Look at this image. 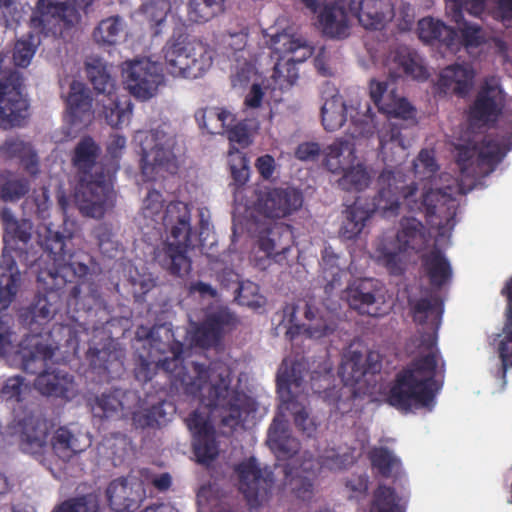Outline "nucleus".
Wrapping results in <instances>:
<instances>
[{
  "label": "nucleus",
  "mask_w": 512,
  "mask_h": 512,
  "mask_svg": "<svg viewBox=\"0 0 512 512\" xmlns=\"http://www.w3.org/2000/svg\"><path fill=\"white\" fill-rule=\"evenodd\" d=\"M238 476V489L251 508H257L268 499L275 479L273 471L262 467L255 457H249L234 468Z\"/></svg>",
  "instance_id": "nucleus-13"
},
{
  "label": "nucleus",
  "mask_w": 512,
  "mask_h": 512,
  "mask_svg": "<svg viewBox=\"0 0 512 512\" xmlns=\"http://www.w3.org/2000/svg\"><path fill=\"white\" fill-rule=\"evenodd\" d=\"M155 328H139L138 338H145L149 344L148 358L140 355L134 368L137 381H151L160 369L165 372L171 385L182 389L187 395L199 397L207 407L223 411L224 426L238 425L243 411L249 408L250 397L238 385L232 387L233 373L231 368L222 361L210 363L208 367L192 362L190 368L184 365V346L173 340L162 343L154 337Z\"/></svg>",
  "instance_id": "nucleus-1"
},
{
  "label": "nucleus",
  "mask_w": 512,
  "mask_h": 512,
  "mask_svg": "<svg viewBox=\"0 0 512 512\" xmlns=\"http://www.w3.org/2000/svg\"><path fill=\"white\" fill-rule=\"evenodd\" d=\"M322 125L327 131L340 129L347 120V105L343 97L336 93L321 107Z\"/></svg>",
  "instance_id": "nucleus-43"
},
{
  "label": "nucleus",
  "mask_w": 512,
  "mask_h": 512,
  "mask_svg": "<svg viewBox=\"0 0 512 512\" xmlns=\"http://www.w3.org/2000/svg\"><path fill=\"white\" fill-rule=\"evenodd\" d=\"M322 277L325 280V291L331 292L340 286L344 270L339 265V256L331 246H325L320 261Z\"/></svg>",
  "instance_id": "nucleus-46"
},
{
  "label": "nucleus",
  "mask_w": 512,
  "mask_h": 512,
  "mask_svg": "<svg viewBox=\"0 0 512 512\" xmlns=\"http://www.w3.org/2000/svg\"><path fill=\"white\" fill-rule=\"evenodd\" d=\"M239 324L237 314L226 305L209 306L203 320L194 329L192 339L196 346L210 348L221 343L226 334Z\"/></svg>",
  "instance_id": "nucleus-15"
},
{
  "label": "nucleus",
  "mask_w": 512,
  "mask_h": 512,
  "mask_svg": "<svg viewBox=\"0 0 512 512\" xmlns=\"http://www.w3.org/2000/svg\"><path fill=\"white\" fill-rule=\"evenodd\" d=\"M416 177L420 180L431 181L439 170L434 151L422 149L413 162Z\"/></svg>",
  "instance_id": "nucleus-62"
},
{
  "label": "nucleus",
  "mask_w": 512,
  "mask_h": 512,
  "mask_svg": "<svg viewBox=\"0 0 512 512\" xmlns=\"http://www.w3.org/2000/svg\"><path fill=\"white\" fill-rule=\"evenodd\" d=\"M107 103L103 101V115L106 123L111 127H119L125 122H128L132 114V104L129 101H125V106H122V102L119 100L116 92L113 96H105Z\"/></svg>",
  "instance_id": "nucleus-51"
},
{
  "label": "nucleus",
  "mask_w": 512,
  "mask_h": 512,
  "mask_svg": "<svg viewBox=\"0 0 512 512\" xmlns=\"http://www.w3.org/2000/svg\"><path fill=\"white\" fill-rule=\"evenodd\" d=\"M48 427L40 418H25L20 433V449L27 454L42 455L47 447Z\"/></svg>",
  "instance_id": "nucleus-30"
},
{
  "label": "nucleus",
  "mask_w": 512,
  "mask_h": 512,
  "mask_svg": "<svg viewBox=\"0 0 512 512\" xmlns=\"http://www.w3.org/2000/svg\"><path fill=\"white\" fill-rule=\"evenodd\" d=\"M0 157L5 160H18L24 170L32 176L39 172L36 152L29 142L19 137H10L0 146Z\"/></svg>",
  "instance_id": "nucleus-32"
},
{
  "label": "nucleus",
  "mask_w": 512,
  "mask_h": 512,
  "mask_svg": "<svg viewBox=\"0 0 512 512\" xmlns=\"http://www.w3.org/2000/svg\"><path fill=\"white\" fill-rule=\"evenodd\" d=\"M380 292L379 282L372 278H360L350 283L344 291L349 306L360 314L379 316L377 296Z\"/></svg>",
  "instance_id": "nucleus-24"
},
{
  "label": "nucleus",
  "mask_w": 512,
  "mask_h": 512,
  "mask_svg": "<svg viewBox=\"0 0 512 512\" xmlns=\"http://www.w3.org/2000/svg\"><path fill=\"white\" fill-rule=\"evenodd\" d=\"M195 119L202 130L212 135L225 134L231 123L236 122L234 114L220 107L199 109L195 113Z\"/></svg>",
  "instance_id": "nucleus-38"
},
{
  "label": "nucleus",
  "mask_w": 512,
  "mask_h": 512,
  "mask_svg": "<svg viewBox=\"0 0 512 512\" xmlns=\"http://www.w3.org/2000/svg\"><path fill=\"white\" fill-rule=\"evenodd\" d=\"M508 298V314L507 322L504 328L506 333L505 338L499 344V357L501 359V366L498 369L497 376L505 381L506 372L512 368V279L506 285Z\"/></svg>",
  "instance_id": "nucleus-45"
},
{
  "label": "nucleus",
  "mask_w": 512,
  "mask_h": 512,
  "mask_svg": "<svg viewBox=\"0 0 512 512\" xmlns=\"http://www.w3.org/2000/svg\"><path fill=\"white\" fill-rule=\"evenodd\" d=\"M0 219L3 225V242L6 248L12 249L20 261L23 262L26 266L37 265L40 271L43 263H46V266L52 263L51 260L47 258V255L43 249V254L39 259L35 257L29 258V254L27 252V246L32 238L33 231V223L29 219H17L12 211L4 207L0 212ZM47 226L46 224L41 225L38 228V234L42 231V229ZM53 231V225L49 224ZM38 242H40V235H38ZM41 244V243H39ZM43 247L42 245H40Z\"/></svg>",
  "instance_id": "nucleus-11"
},
{
  "label": "nucleus",
  "mask_w": 512,
  "mask_h": 512,
  "mask_svg": "<svg viewBox=\"0 0 512 512\" xmlns=\"http://www.w3.org/2000/svg\"><path fill=\"white\" fill-rule=\"evenodd\" d=\"M87 358L91 366L99 372L113 374L119 372L123 368L121 355L118 351L109 347L102 349L89 348Z\"/></svg>",
  "instance_id": "nucleus-47"
},
{
  "label": "nucleus",
  "mask_w": 512,
  "mask_h": 512,
  "mask_svg": "<svg viewBox=\"0 0 512 512\" xmlns=\"http://www.w3.org/2000/svg\"><path fill=\"white\" fill-rule=\"evenodd\" d=\"M417 33L419 39L429 45L453 50L459 44L458 31L443 21L433 17H425L418 21Z\"/></svg>",
  "instance_id": "nucleus-25"
},
{
  "label": "nucleus",
  "mask_w": 512,
  "mask_h": 512,
  "mask_svg": "<svg viewBox=\"0 0 512 512\" xmlns=\"http://www.w3.org/2000/svg\"><path fill=\"white\" fill-rule=\"evenodd\" d=\"M31 348H21L22 366L26 373L37 375L34 386L45 396L72 400L78 392L74 376L59 368H48L54 356V348L40 340L39 336L29 339Z\"/></svg>",
  "instance_id": "nucleus-7"
},
{
  "label": "nucleus",
  "mask_w": 512,
  "mask_h": 512,
  "mask_svg": "<svg viewBox=\"0 0 512 512\" xmlns=\"http://www.w3.org/2000/svg\"><path fill=\"white\" fill-rule=\"evenodd\" d=\"M402 249L418 252L427 244L426 229L421 221L414 217H404L395 239Z\"/></svg>",
  "instance_id": "nucleus-37"
},
{
  "label": "nucleus",
  "mask_w": 512,
  "mask_h": 512,
  "mask_svg": "<svg viewBox=\"0 0 512 512\" xmlns=\"http://www.w3.org/2000/svg\"><path fill=\"white\" fill-rule=\"evenodd\" d=\"M175 412V406L165 400L150 407H141L132 413V422L136 428L159 429L170 420L169 416Z\"/></svg>",
  "instance_id": "nucleus-35"
},
{
  "label": "nucleus",
  "mask_w": 512,
  "mask_h": 512,
  "mask_svg": "<svg viewBox=\"0 0 512 512\" xmlns=\"http://www.w3.org/2000/svg\"><path fill=\"white\" fill-rule=\"evenodd\" d=\"M305 317L309 320L308 324H304L302 326L296 325L298 333L301 329L307 335L308 338L311 339H322L330 336L336 330V323L333 320H328L325 318H314V314L311 310V307L306 304Z\"/></svg>",
  "instance_id": "nucleus-55"
},
{
  "label": "nucleus",
  "mask_w": 512,
  "mask_h": 512,
  "mask_svg": "<svg viewBox=\"0 0 512 512\" xmlns=\"http://www.w3.org/2000/svg\"><path fill=\"white\" fill-rule=\"evenodd\" d=\"M188 429L193 435V452L198 463L209 466L219 456V443L213 424L197 410L186 418Z\"/></svg>",
  "instance_id": "nucleus-20"
},
{
  "label": "nucleus",
  "mask_w": 512,
  "mask_h": 512,
  "mask_svg": "<svg viewBox=\"0 0 512 512\" xmlns=\"http://www.w3.org/2000/svg\"><path fill=\"white\" fill-rule=\"evenodd\" d=\"M505 94L497 84L485 82L469 107L468 118L473 124H495L505 107Z\"/></svg>",
  "instance_id": "nucleus-21"
},
{
  "label": "nucleus",
  "mask_w": 512,
  "mask_h": 512,
  "mask_svg": "<svg viewBox=\"0 0 512 512\" xmlns=\"http://www.w3.org/2000/svg\"><path fill=\"white\" fill-rule=\"evenodd\" d=\"M174 137L160 129L150 130L140 139L141 173L145 181H155L160 172H177Z\"/></svg>",
  "instance_id": "nucleus-9"
},
{
  "label": "nucleus",
  "mask_w": 512,
  "mask_h": 512,
  "mask_svg": "<svg viewBox=\"0 0 512 512\" xmlns=\"http://www.w3.org/2000/svg\"><path fill=\"white\" fill-rule=\"evenodd\" d=\"M92 96L89 88L82 82L73 80L66 97V112L71 125L89 123L93 118Z\"/></svg>",
  "instance_id": "nucleus-26"
},
{
  "label": "nucleus",
  "mask_w": 512,
  "mask_h": 512,
  "mask_svg": "<svg viewBox=\"0 0 512 512\" xmlns=\"http://www.w3.org/2000/svg\"><path fill=\"white\" fill-rule=\"evenodd\" d=\"M100 145L86 135L75 145L72 165L77 172L75 204L84 217L100 219L114 206L115 166L105 164Z\"/></svg>",
  "instance_id": "nucleus-4"
},
{
  "label": "nucleus",
  "mask_w": 512,
  "mask_h": 512,
  "mask_svg": "<svg viewBox=\"0 0 512 512\" xmlns=\"http://www.w3.org/2000/svg\"><path fill=\"white\" fill-rule=\"evenodd\" d=\"M137 489L126 478L113 480L106 489V496L111 509L115 512H134L139 507L142 494L140 484Z\"/></svg>",
  "instance_id": "nucleus-28"
},
{
  "label": "nucleus",
  "mask_w": 512,
  "mask_h": 512,
  "mask_svg": "<svg viewBox=\"0 0 512 512\" xmlns=\"http://www.w3.org/2000/svg\"><path fill=\"white\" fill-rule=\"evenodd\" d=\"M323 33L330 38L343 39L349 35L348 15L344 7L326 5L318 16Z\"/></svg>",
  "instance_id": "nucleus-36"
},
{
  "label": "nucleus",
  "mask_w": 512,
  "mask_h": 512,
  "mask_svg": "<svg viewBox=\"0 0 512 512\" xmlns=\"http://www.w3.org/2000/svg\"><path fill=\"white\" fill-rule=\"evenodd\" d=\"M121 391L116 389L97 396L91 405L92 413L100 419L113 418L123 409Z\"/></svg>",
  "instance_id": "nucleus-52"
},
{
  "label": "nucleus",
  "mask_w": 512,
  "mask_h": 512,
  "mask_svg": "<svg viewBox=\"0 0 512 512\" xmlns=\"http://www.w3.org/2000/svg\"><path fill=\"white\" fill-rule=\"evenodd\" d=\"M264 37L272 53L280 60H284L289 56H296L298 53L301 54L309 50L306 44L301 42L298 38H295L294 35L288 33L286 30L275 33L265 31Z\"/></svg>",
  "instance_id": "nucleus-40"
},
{
  "label": "nucleus",
  "mask_w": 512,
  "mask_h": 512,
  "mask_svg": "<svg viewBox=\"0 0 512 512\" xmlns=\"http://www.w3.org/2000/svg\"><path fill=\"white\" fill-rule=\"evenodd\" d=\"M40 44L38 35L29 32L18 39L13 48L12 59L16 67L26 68L30 65Z\"/></svg>",
  "instance_id": "nucleus-56"
},
{
  "label": "nucleus",
  "mask_w": 512,
  "mask_h": 512,
  "mask_svg": "<svg viewBox=\"0 0 512 512\" xmlns=\"http://www.w3.org/2000/svg\"><path fill=\"white\" fill-rule=\"evenodd\" d=\"M511 149L512 134H489L478 145L457 147L456 162L461 172L465 173L477 153L478 164L486 167L487 172H492Z\"/></svg>",
  "instance_id": "nucleus-14"
},
{
  "label": "nucleus",
  "mask_w": 512,
  "mask_h": 512,
  "mask_svg": "<svg viewBox=\"0 0 512 512\" xmlns=\"http://www.w3.org/2000/svg\"><path fill=\"white\" fill-rule=\"evenodd\" d=\"M378 213L383 218L396 217L399 214V202L392 189H381L372 198L371 203L362 206L359 201L345 210L340 228V236L346 240L355 239L363 230L366 221Z\"/></svg>",
  "instance_id": "nucleus-10"
},
{
  "label": "nucleus",
  "mask_w": 512,
  "mask_h": 512,
  "mask_svg": "<svg viewBox=\"0 0 512 512\" xmlns=\"http://www.w3.org/2000/svg\"><path fill=\"white\" fill-rule=\"evenodd\" d=\"M141 10L150 24L154 34L158 35L161 32V25L165 22L167 14L170 10V3L168 0H149L144 3Z\"/></svg>",
  "instance_id": "nucleus-61"
},
{
  "label": "nucleus",
  "mask_w": 512,
  "mask_h": 512,
  "mask_svg": "<svg viewBox=\"0 0 512 512\" xmlns=\"http://www.w3.org/2000/svg\"><path fill=\"white\" fill-rule=\"evenodd\" d=\"M85 71L88 80L98 94L113 96L116 92V81L108 70L105 61L99 57L90 58L85 63Z\"/></svg>",
  "instance_id": "nucleus-39"
},
{
  "label": "nucleus",
  "mask_w": 512,
  "mask_h": 512,
  "mask_svg": "<svg viewBox=\"0 0 512 512\" xmlns=\"http://www.w3.org/2000/svg\"><path fill=\"white\" fill-rule=\"evenodd\" d=\"M295 368L277 375L276 385L285 408L293 415L295 427L302 435L312 438L316 435L319 423L312 417L305 406L298 403L292 393V387L299 388L301 379L295 377Z\"/></svg>",
  "instance_id": "nucleus-19"
},
{
  "label": "nucleus",
  "mask_w": 512,
  "mask_h": 512,
  "mask_svg": "<svg viewBox=\"0 0 512 512\" xmlns=\"http://www.w3.org/2000/svg\"><path fill=\"white\" fill-rule=\"evenodd\" d=\"M422 267L429 284L433 289L440 290L452 279V267L444 253L434 248L421 257Z\"/></svg>",
  "instance_id": "nucleus-33"
},
{
  "label": "nucleus",
  "mask_w": 512,
  "mask_h": 512,
  "mask_svg": "<svg viewBox=\"0 0 512 512\" xmlns=\"http://www.w3.org/2000/svg\"><path fill=\"white\" fill-rule=\"evenodd\" d=\"M39 235L47 258L52 261L38 272V279L44 282L45 289H65L69 303L74 301L75 305H79L82 301L88 309L101 306L103 299L100 288L87 278L89 267L76 260V255L68 247L71 235L53 231L50 226H45Z\"/></svg>",
  "instance_id": "nucleus-3"
},
{
  "label": "nucleus",
  "mask_w": 512,
  "mask_h": 512,
  "mask_svg": "<svg viewBox=\"0 0 512 512\" xmlns=\"http://www.w3.org/2000/svg\"><path fill=\"white\" fill-rule=\"evenodd\" d=\"M162 223L168 239L158 255V261L169 274L184 277L192 269V261L187 255L192 236L189 205L181 201L170 202L166 206Z\"/></svg>",
  "instance_id": "nucleus-6"
},
{
  "label": "nucleus",
  "mask_w": 512,
  "mask_h": 512,
  "mask_svg": "<svg viewBox=\"0 0 512 512\" xmlns=\"http://www.w3.org/2000/svg\"><path fill=\"white\" fill-rule=\"evenodd\" d=\"M339 374L345 383H358L368 374L364 365V355L359 351H349L343 357Z\"/></svg>",
  "instance_id": "nucleus-53"
},
{
  "label": "nucleus",
  "mask_w": 512,
  "mask_h": 512,
  "mask_svg": "<svg viewBox=\"0 0 512 512\" xmlns=\"http://www.w3.org/2000/svg\"><path fill=\"white\" fill-rule=\"evenodd\" d=\"M474 79V72L468 66L462 64L450 65L442 70L437 82L438 89L447 94L464 97L470 91Z\"/></svg>",
  "instance_id": "nucleus-29"
},
{
  "label": "nucleus",
  "mask_w": 512,
  "mask_h": 512,
  "mask_svg": "<svg viewBox=\"0 0 512 512\" xmlns=\"http://www.w3.org/2000/svg\"><path fill=\"white\" fill-rule=\"evenodd\" d=\"M454 189H430L423 194L422 207L427 221L437 227L439 236L450 234L455 226L457 211Z\"/></svg>",
  "instance_id": "nucleus-18"
},
{
  "label": "nucleus",
  "mask_w": 512,
  "mask_h": 512,
  "mask_svg": "<svg viewBox=\"0 0 512 512\" xmlns=\"http://www.w3.org/2000/svg\"><path fill=\"white\" fill-rule=\"evenodd\" d=\"M348 9L367 30H379L394 17L391 0H350Z\"/></svg>",
  "instance_id": "nucleus-23"
},
{
  "label": "nucleus",
  "mask_w": 512,
  "mask_h": 512,
  "mask_svg": "<svg viewBox=\"0 0 512 512\" xmlns=\"http://www.w3.org/2000/svg\"><path fill=\"white\" fill-rule=\"evenodd\" d=\"M127 24L119 15L102 19L94 28L92 37L100 46H114L120 42L125 33Z\"/></svg>",
  "instance_id": "nucleus-41"
},
{
  "label": "nucleus",
  "mask_w": 512,
  "mask_h": 512,
  "mask_svg": "<svg viewBox=\"0 0 512 512\" xmlns=\"http://www.w3.org/2000/svg\"><path fill=\"white\" fill-rule=\"evenodd\" d=\"M50 445L53 453L64 462L85 450V445H81L76 435L65 426L55 430Z\"/></svg>",
  "instance_id": "nucleus-42"
},
{
  "label": "nucleus",
  "mask_w": 512,
  "mask_h": 512,
  "mask_svg": "<svg viewBox=\"0 0 512 512\" xmlns=\"http://www.w3.org/2000/svg\"><path fill=\"white\" fill-rule=\"evenodd\" d=\"M79 10H83L75 0H39L37 13L31 17V25L45 32L50 20L62 22L65 28H69L80 20Z\"/></svg>",
  "instance_id": "nucleus-22"
},
{
  "label": "nucleus",
  "mask_w": 512,
  "mask_h": 512,
  "mask_svg": "<svg viewBox=\"0 0 512 512\" xmlns=\"http://www.w3.org/2000/svg\"><path fill=\"white\" fill-rule=\"evenodd\" d=\"M293 239L292 226L285 223H275L259 236L260 250L268 257H276L290 250Z\"/></svg>",
  "instance_id": "nucleus-34"
},
{
  "label": "nucleus",
  "mask_w": 512,
  "mask_h": 512,
  "mask_svg": "<svg viewBox=\"0 0 512 512\" xmlns=\"http://www.w3.org/2000/svg\"><path fill=\"white\" fill-rule=\"evenodd\" d=\"M224 10V0H190L188 5L189 20L204 23Z\"/></svg>",
  "instance_id": "nucleus-57"
},
{
  "label": "nucleus",
  "mask_w": 512,
  "mask_h": 512,
  "mask_svg": "<svg viewBox=\"0 0 512 512\" xmlns=\"http://www.w3.org/2000/svg\"><path fill=\"white\" fill-rule=\"evenodd\" d=\"M267 444L278 459H291L300 450V442L292 436L287 421L275 417L269 426Z\"/></svg>",
  "instance_id": "nucleus-27"
},
{
  "label": "nucleus",
  "mask_w": 512,
  "mask_h": 512,
  "mask_svg": "<svg viewBox=\"0 0 512 512\" xmlns=\"http://www.w3.org/2000/svg\"><path fill=\"white\" fill-rule=\"evenodd\" d=\"M341 172L343 175L338 180V184L345 191H363L371 183V175L363 164L344 167Z\"/></svg>",
  "instance_id": "nucleus-54"
},
{
  "label": "nucleus",
  "mask_w": 512,
  "mask_h": 512,
  "mask_svg": "<svg viewBox=\"0 0 512 512\" xmlns=\"http://www.w3.org/2000/svg\"><path fill=\"white\" fill-rule=\"evenodd\" d=\"M122 76L130 94L140 100L153 97L162 82L158 65L147 58L124 62Z\"/></svg>",
  "instance_id": "nucleus-17"
},
{
  "label": "nucleus",
  "mask_w": 512,
  "mask_h": 512,
  "mask_svg": "<svg viewBox=\"0 0 512 512\" xmlns=\"http://www.w3.org/2000/svg\"><path fill=\"white\" fill-rule=\"evenodd\" d=\"M408 305L413 322L428 332L421 336L420 345L426 353L419 354L396 373L387 394V402L403 412L413 408L431 409L445 374V362L437 347L443 301L426 290L419 298L409 297Z\"/></svg>",
  "instance_id": "nucleus-2"
},
{
  "label": "nucleus",
  "mask_w": 512,
  "mask_h": 512,
  "mask_svg": "<svg viewBox=\"0 0 512 512\" xmlns=\"http://www.w3.org/2000/svg\"><path fill=\"white\" fill-rule=\"evenodd\" d=\"M371 512H404L394 488L380 484L373 493Z\"/></svg>",
  "instance_id": "nucleus-59"
},
{
  "label": "nucleus",
  "mask_w": 512,
  "mask_h": 512,
  "mask_svg": "<svg viewBox=\"0 0 512 512\" xmlns=\"http://www.w3.org/2000/svg\"><path fill=\"white\" fill-rule=\"evenodd\" d=\"M52 512H100L97 499L92 495L70 498L57 505Z\"/></svg>",
  "instance_id": "nucleus-64"
},
{
  "label": "nucleus",
  "mask_w": 512,
  "mask_h": 512,
  "mask_svg": "<svg viewBox=\"0 0 512 512\" xmlns=\"http://www.w3.org/2000/svg\"><path fill=\"white\" fill-rule=\"evenodd\" d=\"M310 54L311 51L306 50V52L299 55L286 57L284 60L277 59L272 74L275 83L278 84L281 89L292 86L298 79L296 63L303 62Z\"/></svg>",
  "instance_id": "nucleus-44"
},
{
  "label": "nucleus",
  "mask_w": 512,
  "mask_h": 512,
  "mask_svg": "<svg viewBox=\"0 0 512 512\" xmlns=\"http://www.w3.org/2000/svg\"><path fill=\"white\" fill-rule=\"evenodd\" d=\"M30 190L29 180L17 177L10 171H0V198L14 202L23 198Z\"/></svg>",
  "instance_id": "nucleus-48"
},
{
  "label": "nucleus",
  "mask_w": 512,
  "mask_h": 512,
  "mask_svg": "<svg viewBox=\"0 0 512 512\" xmlns=\"http://www.w3.org/2000/svg\"><path fill=\"white\" fill-rule=\"evenodd\" d=\"M234 300L242 306L260 308L264 304V298L259 293V286L251 281H243L237 286Z\"/></svg>",
  "instance_id": "nucleus-63"
},
{
  "label": "nucleus",
  "mask_w": 512,
  "mask_h": 512,
  "mask_svg": "<svg viewBox=\"0 0 512 512\" xmlns=\"http://www.w3.org/2000/svg\"><path fill=\"white\" fill-rule=\"evenodd\" d=\"M37 282L39 283L41 289L45 291V295L43 298H39L35 305L31 308V322H30V331L32 332L31 335H28L22 344L21 348H31V345L29 344V339L32 336H39L40 340L43 342L42 338V332L44 328L41 329V331H37V328L34 327V325H44L47 324V322L53 317L54 313L56 312V309L53 307V304L50 303V299L59 298L62 295L66 294L65 289L64 290H48L45 289L44 282L39 281L37 278Z\"/></svg>",
  "instance_id": "nucleus-31"
},
{
  "label": "nucleus",
  "mask_w": 512,
  "mask_h": 512,
  "mask_svg": "<svg viewBox=\"0 0 512 512\" xmlns=\"http://www.w3.org/2000/svg\"><path fill=\"white\" fill-rule=\"evenodd\" d=\"M369 459L381 476L388 478L401 466L400 460L387 447H377L370 451Z\"/></svg>",
  "instance_id": "nucleus-60"
},
{
  "label": "nucleus",
  "mask_w": 512,
  "mask_h": 512,
  "mask_svg": "<svg viewBox=\"0 0 512 512\" xmlns=\"http://www.w3.org/2000/svg\"><path fill=\"white\" fill-rule=\"evenodd\" d=\"M163 52L165 69L173 77L199 78L213 63L212 49L202 41L189 40L185 34H174Z\"/></svg>",
  "instance_id": "nucleus-8"
},
{
  "label": "nucleus",
  "mask_w": 512,
  "mask_h": 512,
  "mask_svg": "<svg viewBox=\"0 0 512 512\" xmlns=\"http://www.w3.org/2000/svg\"><path fill=\"white\" fill-rule=\"evenodd\" d=\"M23 89L21 72L12 69L0 77V122L4 128L21 126L28 117L29 102Z\"/></svg>",
  "instance_id": "nucleus-12"
},
{
  "label": "nucleus",
  "mask_w": 512,
  "mask_h": 512,
  "mask_svg": "<svg viewBox=\"0 0 512 512\" xmlns=\"http://www.w3.org/2000/svg\"><path fill=\"white\" fill-rule=\"evenodd\" d=\"M389 79L385 81H370V97L378 110L393 117L408 119L412 117L414 108L404 98L396 94L395 80L407 77L414 80H426L429 73L423 64V59L407 46H399L387 60Z\"/></svg>",
  "instance_id": "nucleus-5"
},
{
  "label": "nucleus",
  "mask_w": 512,
  "mask_h": 512,
  "mask_svg": "<svg viewBox=\"0 0 512 512\" xmlns=\"http://www.w3.org/2000/svg\"><path fill=\"white\" fill-rule=\"evenodd\" d=\"M406 251V249H402L400 245L396 244L393 240L382 243L377 248L379 261L393 275H401L403 273L402 253Z\"/></svg>",
  "instance_id": "nucleus-58"
},
{
  "label": "nucleus",
  "mask_w": 512,
  "mask_h": 512,
  "mask_svg": "<svg viewBox=\"0 0 512 512\" xmlns=\"http://www.w3.org/2000/svg\"><path fill=\"white\" fill-rule=\"evenodd\" d=\"M90 237L103 256L114 258L117 255L119 243L115 239L111 224L102 222L95 225L91 230Z\"/></svg>",
  "instance_id": "nucleus-50"
},
{
  "label": "nucleus",
  "mask_w": 512,
  "mask_h": 512,
  "mask_svg": "<svg viewBox=\"0 0 512 512\" xmlns=\"http://www.w3.org/2000/svg\"><path fill=\"white\" fill-rule=\"evenodd\" d=\"M345 152H347L349 156H354V144L347 139H336L323 150V165L331 173H341L345 167L342 160Z\"/></svg>",
  "instance_id": "nucleus-49"
},
{
  "label": "nucleus",
  "mask_w": 512,
  "mask_h": 512,
  "mask_svg": "<svg viewBox=\"0 0 512 512\" xmlns=\"http://www.w3.org/2000/svg\"><path fill=\"white\" fill-rule=\"evenodd\" d=\"M253 210L266 218H285L298 211L303 204V194L294 187L258 188L254 192Z\"/></svg>",
  "instance_id": "nucleus-16"
}]
</instances>
